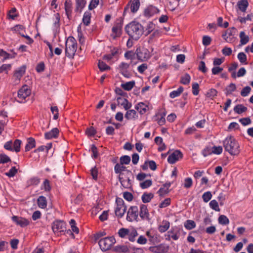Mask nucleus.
Here are the masks:
<instances>
[{
  "instance_id": "obj_1",
  "label": "nucleus",
  "mask_w": 253,
  "mask_h": 253,
  "mask_svg": "<svg viewBox=\"0 0 253 253\" xmlns=\"http://www.w3.org/2000/svg\"><path fill=\"white\" fill-rule=\"evenodd\" d=\"M125 29L129 37L135 41L139 39L144 33L143 26L135 21H133L127 24Z\"/></svg>"
},
{
  "instance_id": "obj_2",
  "label": "nucleus",
  "mask_w": 253,
  "mask_h": 253,
  "mask_svg": "<svg viewBox=\"0 0 253 253\" xmlns=\"http://www.w3.org/2000/svg\"><path fill=\"white\" fill-rule=\"evenodd\" d=\"M223 145L226 151L231 155H236L240 152V146L235 138L229 136L223 141Z\"/></svg>"
},
{
  "instance_id": "obj_3",
  "label": "nucleus",
  "mask_w": 253,
  "mask_h": 253,
  "mask_svg": "<svg viewBox=\"0 0 253 253\" xmlns=\"http://www.w3.org/2000/svg\"><path fill=\"white\" fill-rule=\"evenodd\" d=\"M78 44L73 36H69L65 42V54L69 58H73L77 51Z\"/></svg>"
},
{
  "instance_id": "obj_4",
  "label": "nucleus",
  "mask_w": 253,
  "mask_h": 253,
  "mask_svg": "<svg viewBox=\"0 0 253 253\" xmlns=\"http://www.w3.org/2000/svg\"><path fill=\"white\" fill-rule=\"evenodd\" d=\"M123 25L124 19L122 17H119L116 20L112 28V33L111 34V37L113 39L121 37L122 34Z\"/></svg>"
},
{
  "instance_id": "obj_5",
  "label": "nucleus",
  "mask_w": 253,
  "mask_h": 253,
  "mask_svg": "<svg viewBox=\"0 0 253 253\" xmlns=\"http://www.w3.org/2000/svg\"><path fill=\"white\" fill-rule=\"evenodd\" d=\"M135 53L136 55L137 59L141 62L146 61L151 57L149 50L143 46L137 47Z\"/></svg>"
},
{
  "instance_id": "obj_6",
  "label": "nucleus",
  "mask_w": 253,
  "mask_h": 253,
  "mask_svg": "<svg viewBox=\"0 0 253 253\" xmlns=\"http://www.w3.org/2000/svg\"><path fill=\"white\" fill-rule=\"evenodd\" d=\"M140 6V0H130L124 8L123 16H126L128 13H136Z\"/></svg>"
},
{
  "instance_id": "obj_7",
  "label": "nucleus",
  "mask_w": 253,
  "mask_h": 253,
  "mask_svg": "<svg viewBox=\"0 0 253 253\" xmlns=\"http://www.w3.org/2000/svg\"><path fill=\"white\" fill-rule=\"evenodd\" d=\"M182 231V228L179 226H174L172 227L165 235L166 240L167 241H170L171 239L174 241L177 240L179 238L181 232Z\"/></svg>"
},
{
  "instance_id": "obj_8",
  "label": "nucleus",
  "mask_w": 253,
  "mask_h": 253,
  "mask_svg": "<svg viewBox=\"0 0 253 253\" xmlns=\"http://www.w3.org/2000/svg\"><path fill=\"white\" fill-rule=\"evenodd\" d=\"M115 243L116 240L113 236L103 238L98 242L101 250L104 252L110 249Z\"/></svg>"
},
{
  "instance_id": "obj_9",
  "label": "nucleus",
  "mask_w": 253,
  "mask_h": 253,
  "mask_svg": "<svg viewBox=\"0 0 253 253\" xmlns=\"http://www.w3.org/2000/svg\"><path fill=\"white\" fill-rule=\"evenodd\" d=\"M132 172L126 171L124 173H121L119 175V181L124 188H129L131 187V182L130 178L132 176Z\"/></svg>"
},
{
  "instance_id": "obj_10",
  "label": "nucleus",
  "mask_w": 253,
  "mask_h": 253,
  "mask_svg": "<svg viewBox=\"0 0 253 253\" xmlns=\"http://www.w3.org/2000/svg\"><path fill=\"white\" fill-rule=\"evenodd\" d=\"M116 207L115 210L116 215L119 217H122L126 210V207L125 205L124 200L121 198L116 199Z\"/></svg>"
},
{
  "instance_id": "obj_11",
  "label": "nucleus",
  "mask_w": 253,
  "mask_h": 253,
  "mask_svg": "<svg viewBox=\"0 0 253 253\" xmlns=\"http://www.w3.org/2000/svg\"><path fill=\"white\" fill-rule=\"evenodd\" d=\"M31 94V90L28 86L25 85L19 89L17 93L16 100L19 103H24L26 101V98Z\"/></svg>"
},
{
  "instance_id": "obj_12",
  "label": "nucleus",
  "mask_w": 253,
  "mask_h": 253,
  "mask_svg": "<svg viewBox=\"0 0 253 253\" xmlns=\"http://www.w3.org/2000/svg\"><path fill=\"white\" fill-rule=\"evenodd\" d=\"M138 216V208L137 206H131L128 209L126 219L129 222H138L139 221Z\"/></svg>"
},
{
  "instance_id": "obj_13",
  "label": "nucleus",
  "mask_w": 253,
  "mask_h": 253,
  "mask_svg": "<svg viewBox=\"0 0 253 253\" xmlns=\"http://www.w3.org/2000/svg\"><path fill=\"white\" fill-rule=\"evenodd\" d=\"M139 215L141 220L149 222L151 220L147 206L143 204L139 205Z\"/></svg>"
},
{
  "instance_id": "obj_14",
  "label": "nucleus",
  "mask_w": 253,
  "mask_h": 253,
  "mask_svg": "<svg viewBox=\"0 0 253 253\" xmlns=\"http://www.w3.org/2000/svg\"><path fill=\"white\" fill-rule=\"evenodd\" d=\"M65 223L61 220H56L53 222L52 229L53 232L59 235V233L64 232L65 230Z\"/></svg>"
},
{
  "instance_id": "obj_15",
  "label": "nucleus",
  "mask_w": 253,
  "mask_h": 253,
  "mask_svg": "<svg viewBox=\"0 0 253 253\" xmlns=\"http://www.w3.org/2000/svg\"><path fill=\"white\" fill-rule=\"evenodd\" d=\"M183 157L182 152L179 150H175L171 153L168 158V162L170 164H175Z\"/></svg>"
},
{
  "instance_id": "obj_16",
  "label": "nucleus",
  "mask_w": 253,
  "mask_h": 253,
  "mask_svg": "<svg viewBox=\"0 0 253 253\" xmlns=\"http://www.w3.org/2000/svg\"><path fill=\"white\" fill-rule=\"evenodd\" d=\"M12 220L17 225L22 227H26L30 224V221L28 219L16 215H14L12 217Z\"/></svg>"
},
{
  "instance_id": "obj_17",
  "label": "nucleus",
  "mask_w": 253,
  "mask_h": 253,
  "mask_svg": "<svg viewBox=\"0 0 253 253\" xmlns=\"http://www.w3.org/2000/svg\"><path fill=\"white\" fill-rule=\"evenodd\" d=\"M159 10L156 6L152 5L148 6L144 11V15L146 17H150L153 16L155 14L158 13Z\"/></svg>"
},
{
  "instance_id": "obj_18",
  "label": "nucleus",
  "mask_w": 253,
  "mask_h": 253,
  "mask_svg": "<svg viewBox=\"0 0 253 253\" xmlns=\"http://www.w3.org/2000/svg\"><path fill=\"white\" fill-rule=\"evenodd\" d=\"M26 69V66L25 65H22L15 71L13 78L15 81H20L22 77L25 73Z\"/></svg>"
},
{
  "instance_id": "obj_19",
  "label": "nucleus",
  "mask_w": 253,
  "mask_h": 253,
  "mask_svg": "<svg viewBox=\"0 0 253 253\" xmlns=\"http://www.w3.org/2000/svg\"><path fill=\"white\" fill-rule=\"evenodd\" d=\"M117 101L118 104L123 106L126 110L129 109L132 106L131 103L129 102L126 98L123 97H118L117 98Z\"/></svg>"
},
{
  "instance_id": "obj_20",
  "label": "nucleus",
  "mask_w": 253,
  "mask_h": 253,
  "mask_svg": "<svg viewBox=\"0 0 253 253\" xmlns=\"http://www.w3.org/2000/svg\"><path fill=\"white\" fill-rule=\"evenodd\" d=\"M235 30L234 28L226 30L224 34H222V37L228 42H231L234 38L233 32Z\"/></svg>"
},
{
  "instance_id": "obj_21",
  "label": "nucleus",
  "mask_w": 253,
  "mask_h": 253,
  "mask_svg": "<svg viewBox=\"0 0 253 253\" xmlns=\"http://www.w3.org/2000/svg\"><path fill=\"white\" fill-rule=\"evenodd\" d=\"M59 133V131L57 128H53L50 131L45 133L44 138L46 139L56 138L58 136Z\"/></svg>"
},
{
  "instance_id": "obj_22",
  "label": "nucleus",
  "mask_w": 253,
  "mask_h": 253,
  "mask_svg": "<svg viewBox=\"0 0 253 253\" xmlns=\"http://www.w3.org/2000/svg\"><path fill=\"white\" fill-rule=\"evenodd\" d=\"M135 109L138 111L140 114H144L148 109V106L143 102H139L135 106Z\"/></svg>"
},
{
  "instance_id": "obj_23",
  "label": "nucleus",
  "mask_w": 253,
  "mask_h": 253,
  "mask_svg": "<svg viewBox=\"0 0 253 253\" xmlns=\"http://www.w3.org/2000/svg\"><path fill=\"white\" fill-rule=\"evenodd\" d=\"M125 118L127 120H135L138 118V115L135 110L128 109L125 115Z\"/></svg>"
},
{
  "instance_id": "obj_24",
  "label": "nucleus",
  "mask_w": 253,
  "mask_h": 253,
  "mask_svg": "<svg viewBox=\"0 0 253 253\" xmlns=\"http://www.w3.org/2000/svg\"><path fill=\"white\" fill-rule=\"evenodd\" d=\"M118 54V49L114 47L110 50V53L106 55H104L103 57V59L107 61H110L114 57H115Z\"/></svg>"
},
{
  "instance_id": "obj_25",
  "label": "nucleus",
  "mask_w": 253,
  "mask_h": 253,
  "mask_svg": "<svg viewBox=\"0 0 253 253\" xmlns=\"http://www.w3.org/2000/svg\"><path fill=\"white\" fill-rule=\"evenodd\" d=\"M170 227V223L167 220H163L162 222V224L159 225L158 229L159 231L161 233H164L166 232Z\"/></svg>"
},
{
  "instance_id": "obj_26",
  "label": "nucleus",
  "mask_w": 253,
  "mask_h": 253,
  "mask_svg": "<svg viewBox=\"0 0 253 253\" xmlns=\"http://www.w3.org/2000/svg\"><path fill=\"white\" fill-rule=\"evenodd\" d=\"M36 147V141L33 137H29L27 140V144L25 147L26 152L29 151Z\"/></svg>"
},
{
  "instance_id": "obj_27",
  "label": "nucleus",
  "mask_w": 253,
  "mask_h": 253,
  "mask_svg": "<svg viewBox=\"0 0 253 253\" xmlns=\"http://www.w3.org/2000/svg\"><path fill=\"white\" fill-rule=\"evenodd\" d=\"M47 203L46 198L43 196H39L37 199L38 206L41 209H46L47 207Z\"/></svg>"
},
{
  "instance_id": "obj_28",
  "label": "nucleus",
  "mask_w": 253,
  "mask_h": 253,
  "mask_svg": "<svg viewBox=\"0 0 253 253\" xmlns=\"http://www.w3.org/2000/svg\"><path fill=\"white\" fill-rule=\"evenodd\" d=\"M11 30L15 33H18L22 37L24 36L25 29L23 26L21 25H16L13 27L11 28Z\"/></svg>"
},
{
  "instance_id": "obj_29",
  "label": "nucleus",
  "mask_w": 253,
  "mask_h": 253,
  "mask_svg": "<svg viewBox=\"0 0 253 253\" xmlns=\"http://www.w3.org/2000/svg\"><path fill=\"white\" fill-rule=\"evenodd\" d=\"M129 170H130L126 169V167L124 166L121 163H117L114 167L115 172L117 174H119V175H121V173H124L126 171Z\"/></svg>"
},
{
  "instance_id": "obj_30",
  "label": "nucleus",
  "mask_w": 253,
  "mask_h": 253,
  "mask_svg": "<svg viewBox=\"0 0 253 253\" xmlns=\"http://www.w3.org/2000/svg\"><path fill=\"white\" fill-rule=\"evenodd\" d=\"M153 197V193L145 192L141 196V200L143 203H147L150 202Z\"/></svg>"
},
{
  "instance_id": "obj_31",
  "label": "nucleus",
  "mask_w": 253,
  "mask_h": 253,
  "mask_svg": "<svg viewBox=\"0 0 253 253\" xmlns=\"http://www.w3.org/2000/svg\"><path fill=\"white\" fill-rule=\"evenodd\" d=\"M239 37L240 39V44L245 45L247 44L249 41V37L247 35L245 32L241 31L239 34Z\"/></svg>"
},
{
  "instance_id": "obj_32",
  "label": "nucleus",
  "mask_w": 253,
  "mask_h": 253,
  "mask_svg": "<svg viewBox=\"0 0 253 253\" xmlns=\"http://www.w3.org/2000/svg\"><path fill=\"white\" fill-rule=\"evenodd\" d=\"M239 9L242 12H245L249 5L247 0H241L238 2Z\"/></svg>"
},
{
  "instance_id": "obj_33",
  "label": "nucleus",
  "mask_w": 253,
  "mask_h": 253,
  "mask_svg": "<svg viewBox=\"0 0 253 253\" xmlns=\"http://www.w3.org/2000/svg\"><path fill=\"white\" fill-rule=\"evenodd\" d=\"M91 13L90 11H85L83 15V22L85 26H88L90 22Z\"/></svg>"
},
{
  "instance_id": "obj_34",
  "label": "nucleus",
  "mask_w": 253,
  "mask_h": 253,
  "mask_svg": "<svg viewBox=\"0 0 253 253\" xmlns=\"http://www.w3.org/2000/svg\"><path fill=\"white\" fill-rule=\"evenodd\" d=\"M7 122L6 116L1 113L0 114V134L4 130V126Z\"/></svg>"
},
{
  "instance_id": "obj_35",
  "label": "nucleus",
  "mask_w": 253,
  "mask_h": 253,
  "mask_svg": "<svg viewBox=\"0 0 253 253\" xmlns=\"http://www.w3.org/2000/svg\"><path fill=\"white\" fill-rule=\"evenodd\" d=\"M247 110V108L242 104H238L234 107V111L238 114H241Z\"/></svg>"
},
{
  "instance_id": "obj_36",
  "label": "nucleus",
  "mask_w": 253,
  "mask_h": 253,
  "mask_svg": "<svg viewBox=\"0 0 253 253\" xmlns=\"http://www.w3.org/2000/svg\"><path fill=\"white\" fill-rule=\"evenodd\" d=\"M66 14L68 18L72 14V3L70 1H66L64 3Z\"/></svg>"
},
{
  "instance_id": "obj_37",
  "label": "nucleus",
  "mask_w": 253,
  "mask_h": 253,
  "mask_svg": "<svg viewBox=\"0 0 253 253\" xmlns=\"http://www.w3.org/2000/svg\"><path fill=\"white\" fill-rule=\"evenodd\" d=\"M166 115V113L163 112L162 113L158 114L156 115V117L160 116V118H158L156 121L160 126H163L165 125L166 123L165 116Z\"/></svg>"
},
{
  "instance_id": "obj_38",
  "label": "nucleus",
  "mask_w": 253,
  "mask_h": 253,
  "mask_svg": "<svg viewBox=\"0 0 253 253\" xmlns=\"http://www.w3.org/2000/svg\"><path fill=\"white\" fill-rule=\"evenodd\" d=\"M183 88L182 86H179L176 90H173L169 94V97L171 98H174L180 95L183 92Z\"/></svg>"
},
{
  "instance_id": "obj_39",
  "label": "nucleus",
  "mask_w": 253,
  "mask_h": 253,
  "mask_svg": "<svg viewBox=\"0 0 253 253\" xmlns=\"http://www.w3.org/2000/svg\"><path fill=\"white\" fill-rule=\"evenodd\" d=\"M135 82L134 81H130L128 82H126L124 84H122L121 86L122 88L127 91L130 90L134 86Z\"/></svg>"
},
{
  "instance_id": "obj_40",
  "label": "nucleus",
  "mask_w": 253,
  "mask_h": 253,
  "mask_svg": "<svg viewBox=\"0 0 253 253\" xmlns=\"http://www.w3.org/2000/svg\"><path fill=\"white\" fill-rule=\"evenodd\" d=\"M184 227L186 229L191 230L196 227L195 222L192 220H187L184 223Z\"/></svg>"
},
{
  "instance_id": "obj_41",
  "label": "nucleus",
  "mask_w": 253,
  "mask_h": 253,
  "mask_svg": "<svg viewBox=\"0 0 253 253\" xmlns=\"http://www.w3.org/2000/svg\"><path fill=\"white\" fill-rule=\"evenodd\" d=\"M246 73V70L245 68H241L238 71L237 74L235 72L232 74V77L234 78L237 77H241L244 76Z\"/></svg>"
},
{
  "instance_id": "obj_42",
  "label": "nucleus",
  "mask_w": 253,
  "mask_h": 253,
  "mask_svg": "<svg viewBox=\"0 0 253 253\" xmlns=\"http://www.w3.org/2000/svg\"><path fill=\"white\" fill-rule=\"evenodd\" d=\"M115 251L119 253H126L128 251V249L126 246L119 245L115 247Z\"/></svg>"
},
{
  "instance_id": "obj_43",
  "label": "nucleus",
  "mask_w": 253,
  "mask_h": 253,
  "mask_svg": "<svg viewBox=\"0 0 253 253\" xmlns=\"http://www.w3.org/2000/svg\"><path fill=\"white\" fill-rule=\"evenodd\" d=\"M90 172L92 179L97 181L98 179V170L96 167L94 166L90 170Z\"/></svg>"
},
{
  "instance_id": "obj_44",
  "label": "nucleus",
  "mask_w": 253,
  "mask_h": 253,
  "mask_svg": "<svg viewBox=\"0 0 253 253\" xmlns=\"http://www.w3.org/2000/svg\"><path fill=\"white\" fill-rule=\"evenodd\" d=\"M54 17L55 18L54 23H53V27L55 29H58L60 27V17L59 13H56L54 14Z\"/></svg>"
},
{
  "instance_id": "obj_45",
  "label": "nucleus",
  "mask_w": 253,
  "mask_h": 253,
  "mask_svg": "<svg viewBox=\"0 0 253 253\" xmlns=\"http://www.w3.org/2000/svg\"><path fill=\"white\" fill-rule=\"evenodd\" d=\"M98 66L99 69V70L101 71H104L106 70H108L110 69V67L107 65L104 62L99 60L98 63Z\"/></svg>"
},
{
  "instance_id": "obj_46",
  "label": "nucleus",
  "mask_w": 253,
  "mask_h": 253,
  "mask_svg": "<svg viewBox=\"0 0 253 253\" xmlns=\"http://www.w3.org/2000/svg\"><path fill=\"white\" fill-rule=\"evenodd\" d=\"M51 189L49 181L48 179H45L42 185V189H43L45 192H49Z\"/></svg>"
},
{
  "instance_id": "obj_47",
  "label": "nucleus",
  "mask_w": 253,
  "mask_h": 253,
  "mask_svg": "<svg viewBox=\"0 0 253 253\" xmlns=\"http://www.w3.org/2000/svg\"><path fill=\"white\" fill-rule=\"evenodd\" d=\"M18 172V169L15 167H12L8 171L5 173V174L9 177L14 176Z\"/></svg>"
},
{
  "instance_id": "obj_48",
  "label": "nucleus",
  "mask_w": 253,
  "mask_h": 253,
  "mask_svg": "<svg viewBox=\"0 0 253 253\" xmlns=\"http://www.w3.org/2000/svg\"><path fill=\"white\" fill-rule=\"evenodd\" d=\"M21 141L19 139H16L13 143V151L16 152H19L20 151V146Z\"/></svg>"
},
{
  "instance_id": "obj_49",
  "label": "nucleus",
  "mask_w": 253,
  "mask_h": 253,
  "mask_svg": "<svg viewBox=\"0 0 253 253\" xmlns=\"http://www.w3.org/2000/svg\"><path fill=\"white\" fill-rule=\"evenodd\" d=\"M191 77L189 74H186L181 77L180 82L181 84L186 85L189 84Z\"/></svg>"
},
{
  "instance_id": "obj_50",
  "label": "nucleus",
  "mask_w": 253,
  "mask_h": 253,
  "mask_svg": "<svg viewBox=\"0 0 253 253\" xmlns=\"http://www.w3.org/2000/svg\"><path fill=\"white\" fill-rule=\"evenodd\" d=\"M238 59L243 64H247V56L244 52H240L238 54Z\"/></svg>"
},
{
  "instance_id": "obj_51",
  "label": "nucleus",
  "mask_w": 253,
  "mask_h": 253,
  "mask_svg": "<svg viewBox=\"0 0 253 253\" xmlns=\"http://www.w3.org/2000/svg\"><path fill=\"white\" fill-rule=\"evenodd\" d=\"M76 7L78 10L81 11L86 4L85 0H76Z\"/></svg>"
},
{
  "instance_id": "obj_52",
  "label": "nucleus",
  "mask_w": 253,
  "mask_h": 253,
  "mask_svg": "<svg viewBox=\"0 0 253 253\" xmlns=\"http://www.w3.org/2000/svg\"><path fill=\"white\" fill-rule=\"evenodd\" d=\"M18 16L16 13V9L15 7L12 8L8 13V16L9 19H11L12 20L15 19L16 17Z\"/></svg>"
},
{
  "instance_id": "obj_53",
  "label": "nucleus",
  "mask_w": 253,
  "mask_h": 253,
  "mask_svg": "<svg viewBox=\"0 0 253 253\" xmlns=\"http://www.w3.org/2000/svg\"><path fill=\"white\" fill-rule=\"evenodd\" d=\"M11 162L10 158L4 154H0V164H5Z\"/></svg>"
},
{
  "instance_id": "obj_54",
  "label": "nucleus",
  "mask_w": 253,
  "mask_h": 253,
  "mask_svg": "<svg viewBox=\"0 0 253 253\" xmlns=\"http://www.w3.org/2000/svg\"><path fill=\"white\" fill-rule=\"evenodd\" d=\"M146 234L149 238V240L151 242L154 243L156 241L157 237L155 233L151 232L150 231H147Z\"/></svg>"
},
{
  "instance_id": "obj_55",
  "label": "nucleus",
  "mask_w": 253,
  "mask_h": 253,
  "mask_svg": "<svg viewBox=\"0 0 253 253\" xmlns=\"http://www.w3.org/2000/svg\"><path fill=\"white\" fill-rule=\"evenodd\" d=\"M152 184V181L151 179H147L140 183V186L142 189H146L150 187Z\"/></svg>"
},
{
  "instance_id": "obj_56",
  "label": "nucleus",
  "mask_w": 253,
  "mask_h": 253,
  "mask_svg": "<svg viewBox=\"0 0 253 253\" xmlns=\"http://www.w3.org/2000/svg\"><path fill=\"white\" fill-rule=\"evenodd\" d=\"M193 185V180L191 177L185 178L184 180V187L185 188H189Z\"/></svg>"
},
{
  "instance_id": "obj_57",
  "label": "nucleus",
  "mask_w": 253,
  "mask_h": 253,
  "mask_svg": "<svg viewBox=\"0 0 253 253\" xmlns=\"http://www.w3.org/2000/svg\"><path fill=\"white\" fill-rule=\"evenodd\" d=\"M120 163L123 165H128L130 162V157L127 155H124L121 157Z\"/></svg>"
},
{
  "instance_id": "obj_58",
  "label": "nucleus",
  "mask_w": 253,
  "mask_h": 253,
  "mask_svg": "<svg viewBox=\"0 0 253 253\" xmlns=\"http://www.w3.org/2000/svg\"><path fill=\"white\" fill-rule=\"evenodd\" d=\"M210 207L212 210H214L215 211H219L220 209L219 208V205L217 202L215 200H211L210 204Z\"/></svg>"
},
{
  "instance_id": "obj_59",
  "label": "nucleus",
  "mask_w": 253,
  "mask_h": 253,
  "mask_svg": "<svg viewBox=\"0 0 253 253\" xmlns=\"http://www.w3.org/2000/svg\"><path fill=\"white\" fill-rule=\"evenodd\" d=\"M236 86L235 84L231 83L226 88V93L227 94H231L233 91H234L236 90Z\"/></svg>"
},
{
  "instance_id": "obj_60",
  "label": "nucleus",
  "mask_w": 253,
  "mask_h": 253,
  "mask_svg": "<svg viewBox=\"0 0 253 253\" xmlns=\"http://www.w3.org/2000/svg\"><path fill=\"white\" fill-rule=\"evenodd\" d=\"M129 230L126 228H121L118 231V234L121 238H125L129 234Z\"/></svg>"
},
{
  "instance_id": "obj_61",
  "label": "nucleus",
  "mask_w": 253,
  "mask_h": 253,
  "mask_svg": "<svg viewBox=\"0 0 253 253\" xmlns=\"http://www.w3.org/2000/svg\"><path fill=\"white\" fill-rule=\"evenodd\" d=\"M90 151L92 153L91 157L94 159H96L98 156V152L97 148L95 146V145H91Z\"/></svg>"
},
{
  "instance_id": "obj_62",
  "label": "nucleus",
  "mask_w": 253,
  "mask_h": 253,
  "mask_svg": "<svg viewBox=\"0 0 253 253\" xmlns=\"http://www.w3.org/2000/svg\"><path fill=\"white\" fill-rule=\"evenodd\" d=\"M40 179L37 177H34L30 178L28 181V184L29 185H37L40 183Z\"/></svg>"
},
{
  "instance_id": "obj_63",
  "label": "nucleus",
  "mask_w": 253,
  "mask_h": 253,
  "mask_svg": "<svg viewBox=\"0 0 253 253\" xmlns=\"http://www.w3.org/2000/svg\"><path fill=\"white\" fill-rule=\"evenodd\" d=\"M212 147L208 146L202 151V154L204 157H207L212 154Z\"/></svg>"
},
{
  "instance_id": "obj_64",
  "label": "nucleus",
  "mask_w": 253,
  "mask_h": 253,
  "mask_svg": "<svg viewBox=\"0 0 253 253\" xmlns=\"http://www.w3.org/2000/svg\"><path fill=\"white\" fill-rule=\"evenodd\" d=\"M171 203V199L169 198H166L159 205V208H164L169 206Z\"/></svg>"
}]
</instances>
